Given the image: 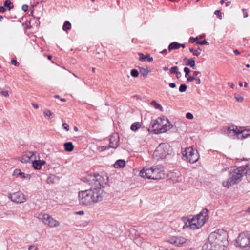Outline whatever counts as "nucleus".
I'll return each mask as SVG.
<instances>
[{
  "label": "nucleus",
  "mask_w": 250,
  "mask_h": 250,
  "mask_svg": "<svg viewBox=\"0 0 250 250\" xmlns=\"http://www.w3.org/2000/svg\"><path fill=\"white\" fill-rule=\"evenodd\" d=\"M28 250H36V248L34 246L30 245L28 247Z\"/></svg>",
  "instance_id": "nucleus-56"
},
{
  "label": "nucleus",
  "mask_w": 250,
  "mask_h": 250,
  "mask_svg": "<svg viewBox=\"0 0 250 250\" xmlns=\"http://www.w3.org/2000/svg\"><path fill=\"white\" fill-rule=\"evenodd\" d=\"M93 181V185L89 189L79 192V201L81 205L90 206L102 200L104 192L103 188L106 182L99 175L95 176Z\"/></svg>",
  "instance_id": "nucleus-1"
},
{
  "label": "nucleus",
  "mask_w": 250,
  "mask_h": 250,
  "mask_svg": "<svg viewBox=\"0 0 250 250\" xmlns=\"http://www.w3.org/2000/svg\"><path fill=\"white\" fill-rule=\"evenodd\" d=\"M205 37V35H204V34H202V35H201L199 36V37H198V38H199V39H201L204 38Z\"/></svg>",
  "instance_id": "nucleus-64"
},
{
  "label": "nucleus",
  "mask_w": 250,
  "mask_h": 250,
  "mask_svg": "<svg viewBox=\"0 0 250 250\" xmlns=\"http://www.w3.org/2000/svg\"><path fill=\"white\" fill-rule=\"evenodd\" d=\"M8 197L12 202L17 203H22L26 201L24 195L21 191L9 193Z\"/></svg>",
  "instance_id": "nucleus-9"
},
{
  "label": "nucleus",
  "mask_w": 250,
  "mask_h": 250,
  "mask_svg": "<svg viewBox=\"0 0 250 250\" xmlns=\"http://www.w3.org/2000/svg\"><path fill=\"white\" fill-rule=\"evenodd\" d=\"M147 60L149 62H152L153 60V57H151L149 54H146V55H144L142 53V62L145 61Z\"/></svg>",
  "instance_id": "nucleus-21"
},
{
  "label": "nucleus",
  "mask_w": 250,
  "mask_h": 250,
  "mask_svg": "<svg viewBox=\"0 0 250 250\" xmlns=\"http://www.w3.org/2000/svg\"><path fill=\"white\" fill-rule=\"evenodd\" d=\"M141 127V124L139 122L134 123L131 126L130 129L132 131H136Z\"/></svg>",
  "instance_id": "nucleus-24"
},
{
  "label": "nucleus",
  "mask_w": 250,
  "mask_h": 250,
  "mask_svg": "<svg viewBox=\"0 0 250 250\" xmlns=\"http://www.w3.org/2000/svg\"><path fill=\"white\" fill-rule=\"evenodd\" d=\"M228 233L223 229H218L211 232L208 240L210 250H224L228 244Z\"/></svg>",
  "instance_id": "nucleus-2"
},
{
  "label": "nucleus",
  "mask_w": 250,
  "mask_h": 250,
  "mask_svg": "<svg viewBox=\"0 0 250 250\" xmlns=\"http://www.w3.org/2000/svg\"><path fill=\"white\" fill-rule=\"evenodd\" d=\"M58 180V177L55 175L51 174L47 178V182L48 184H54Z\"/></svg>",
  "instance_id": "nucleus-22"
},
{
  "label": "nucleus",
  "mask_w": 250,
  "mask_h": 250,
  "mask_svg": "<svg viewBox=\"0 0 250 250\" xmlns=\"http://www.w3.org/2000/svg\"><path fill=\"white\" fill-rule=\"evenodd\" d=\"M186 117L188 119H192L193 118V115L192 113L188 112L186 114Z\"/></svg>",
  "instance_id": "nucleus-45"
},
{
  "label": "nucleus",
  "mask_w": 250,
  "mask_h": 250,
  "mask_svg": "<svg viewBox=\"0 0 250 250\" xmlns=\"http://www.w3.org/2000/svg\"><path fill=\"white\" fill-rule=\"evenodd\" d=\"M178 68L177 66H173L170 69V72L171 74H175L178 71Z\"/></svg>",
  "instance_id": "nucleus-41"
},
{
  "label": "nucleus",
  "mask_w": 250,
  "mask_h": 250,
  "mask_svg": "<svg viewBox=\"0 0 250 250\" xmlns=\"http://www.w3.org/2000/svg\"><path fill=\"white\" fill-rule=\"evenodd\" d=\"M194 80H195L196 84H200L201 83V80L200 78L195 77Z\"/></svg>",
  "instance_id": "nucleus-54"
},
{
  "label": "nucleus",
  "mask_w": 250,
  "mask_h": 250,
  "mask_svg": "<svg viewBox=\"0 0 250 250\" xmlns=\"http://www.w3.org/2000/svg\"><path fill=\"white\" fill-rule=\"evenodd\" d=\"M195 78V77H194V76H189L187 78V81L188 82H192L193 80H194Z\"/></svg>",
  "instance_id": "nucleus-52"
},
{
  "label": "nucleus",
  "mask_w": 250,
  "mask_h": 250,
  "mask_svg": "<svg viewBox=\"0 0 250 250\" xmlns=\"http://www.w3.org/2000/svg\"><path fill=\"white\" fill-rule=\"evenodd\" d=\"M131 75L133 77H136L139 75V72L136 69H132L131 71Z\"/></svg>",
  "instance_id": "nucleus-38"
},
{
  "label": "nucleus",
  "mask_w": 250,
  "mask_h": 250,
  "mask_svg": "<svg viewBox=\"0 0 250 250\" xmlns=\"http://www.w3.org/2000/svg\"><path fill=\"white\" fill-rule=\"evenodd\" d=\"M249 167V165H246L239 167L229 172V177L222 182L223 186L227 188L239 183L244 174L245 170Z\"/></svg>",
  "instance_id": "nucleus-3"
},
{
  "label": "nucleus",
  "mask_w": 250,
  "mask_h": 250,
  "mask_svg": "<svg viewBox=\"0 0 250 250\" xmlns=\"http://www.w3.org/2000/svg\"><path fill=\"white\" fill-rule=\"evenodd\" d=\"M13 175L17 177L19 176L21 177L23 179H30L31 176L29 174H26L22 172L19 169H16L13 172Z\"/></svg>",
  "instance_id": "nucleus-16"
},
{
  "label": "nucleus",
  "mask_w": 250,
  "mask_h": 250,
  "mask_svg": "<svg viewBox=\"0 0 250 250\" xmlns=\"http://www.w3.org/2000/svg\"><path fill=\"white\" fill-rule=\"evenodd\" d=\"M243 133L242 130L234 125L229 126L227 131V134L230 137H234L236 135H240Z\"/></svg>",
  "instance_id": "nucleus-11"
},
{
  "label": "nucleus",
  "mask_w": 250,
  "mask_h": 250,
  "mask_svg": "<svg viewBox=\"0 0 250 250\" xmlns=\"http://www.w3.org/2000/svg\"><path fill=\"white\" fill-rule=\"evenodd\" d=\"M149 177L153 180H159L165 177V173L163 170L158 168H153V174Z\"/></svg>",
  "instance_id": "nucleus-12"
},
{
  "label": "nucleus",
  "mask_w": 250,
  "mask_h": 250,
  "mask_svg": "<svg viewBox=\"0 0 250 250\" xmlns=\"http://www.w3.org/2000/svg\"><path fill=\"white\" fill-rule=\"evenodd\" d=\"M244 174L246 175V178L249 182L250 183V166L245 170Z\"/></svg>",
  "instance_id": "nucleus-31"
},
{
  "label": "nucleus",
  "mask_w": 250,
  "mask_h": 250,
  "mask_svg": "<svg viewBox=\"0 0 250 250\" xmlns=\"http://www.w3.org/2000/svg\"><path fill=\"white\" fill-rule=\"evenodd\" d=\"M6 11V9L4 7L0 6V13H4Z\"/></svg>",
  "instance_id": "nucleus-57"
},
{
  "label": "nucleus",
  "mask_w": 250,
  "mask_h": 250,
  "mask_svg": "<svg viewBox=\"0 0 250 250\" xmlns=\"http://www.w3.org/2000/svg\"><path fill=\"white\" fill-rule=\"evenodd\" d=\"M4 6L8 8V10H10L13 7V5L10 0H6L4 3Z\"/></svg>",
  "instance_id": "nucleus-32"
},
{
  "label": "nucleus",
  "mask_w": 250,
  "mask_h": 250,
  "mask_svg": "<svg viewBox=\"0 0 250 250\" xmlns=\"http://www.w3.org/2000/svg\"><path fill=\"white\" fill-rule=\"evenodd\" d=\"M209 241L208 242L204 244L202 246V250H210L209 247Z\"/></svg>",
  "instance_id": "nucleus-40"
},
{
  "label": "nucleus",
  "mask_w": 250,
  "mask_h": 250,
  "mask_svg": "<svg viewBox=\"0 0 250 250\" xmlns=\"http://www.w3.org/2000/svg\"><path fill=\"white\" fill-rule=\"evenodd\" d=\"M125 161L124 160L119 159L114 164V167L116 168H122L125 166Z\"/></svg>",
  "instance_id": "nucleus-17"
},
{
  "label": "nucleus",
  "mask_w": 250,
  "mask_h": 250,
  "mask_svg": "<svg viewBox=\"0 0 250 250\" xmlns=\"http://www.w3.org/2000/svg\"><path fill=\"white\" fill-rule=\"evenodd\" d=\"M18 159L20 160L21 162L23 163H26L30 161L29 159L27 157V156L24 155L21 158H19Z\"/></svg>",
  "instance_id": "nucleus-35"
},
{
  "label": "nucleus",
  "mask_w": 250,
  "mask_h": 250,
  "mask_svg": "<svg viewBox=\"0 0 250 250\" xmlns=\"http://www.w3.org/2000/svg\"><path fill=\"white\" fill-rule=\"evenodd\" d=\"M199 38L198 37H196V38H194V37H190V39H189V42H191V43H193L195 41L197 42V41H199L198 40Z\"/></svg>",
  "instance_id": "nucleus-47"
},
{
  "label": "nucleus",
  "mask_w": 250,
  "mask_h": 250,
  "mask_svg": "<svg viewBox=\"0 0 250 250\" xmlns=\"http://www.w3.org/2000/svg\"><path fill=\"white\" fill-rule=\"evenodd\" d=\"M175 74H176V78L177 79H179L182 76L181 73L180 72L178 71Z\"/></svg>",
  "instance_id": "nucleus-58"
},
{
  "label": "nucleus",
  "mask_w": 250,
  "mask_h": 250,
  "mask_svg": "<svg viewBox=\"0 0 250 250\" xmlns=\"http://www.w3.org/2000/svg\"><path fill=\"white\" fill-rule=\"evenodd\" d=\"M38 161L40 162V164L41 165V167H42V166L46 164V161L44 160L41 161V160H39Z\"/></svg>",
  "instance_id": "nucleus-59"
},
{
  "label": "nucleus",
  "mask_w": 250,
  "mask_h": 250,
  "mask_svg": "<svg viewBox=\"0 0 250 250\" xmlns=\"http://www.w3.org/2000/svg\"><path fill=\"white\" fill-rule=\"evenodd\" d=\"M109 148H111L110 147H109L108 146H104L101 147V151H104L105 150Z\"/></svg>",
  "instance_id": "nucleus-53"
},
{
  "label": "nucleus",
  "mask_w": 250,
  "mask_h": 250,
  "mask_svg": "<svg viewBox=\"0 0 250 250\" xmlns=\"http://www.w3.org/2000/svg\"><path fill=\"white\" fill-rule=\"evenodd\" d=\"M243 133H241L242 134V135H241V138H248V137L250 136V133H245V131L244 130H243Z\"/></svg>",
  "instance_id": "nucleus-46"
},
{
  "label": "nucleus",
  "mask_w": 250,
  "mask_h": 250,
  "mask_svg": "<svg viewBox=\"0 0 250 250\" xmlns=\"http://www.w3.org/2000/svg\"><path fill=\"white\" fill-rule=\"evenodd\" d=\"M151 105L155 107L156 109H159L161 111H163V107L162 106L155 100H153L151 103Z\"/></svg>",
  "instance_id": "nucleus-25"
},
{
  "label": "nucleus",
  "mask_w": 250,
  "mask_h": 250,
  "mask_svg": "<svg viewBox=\"0 0 250 250\" xmlns=\"http://www.w3.org/2000/svg\"><path fill=\"white\" fill-rule=\"evenodd\" d=\"M235 98L236 99V101L238 102H241L243 100V98L242 96L240 95H235Z\"/></svg>",
  "instance_id": "nucleus-42"
},
{
  "label": "nucleus",
  "mask_w": 250,
  "mask_h": 250,
  "mask_svg": "<svg viewBox=\"0 0 250 250\" xmlns=\"http://www.w3.org/2000/svg\"><path fill=\"white\" fill-rule=\"evenodd\" d=\"M62 127L64 129H65L67 131L69 130V126L67 123H63L62 124Z\"/></svg>",
  "instance_id": "nucleus-48"
},
{
  "label": "nucleus",
  "mask_w": 250,
  "mask_h": 250,
  "mask_svg": "<svg viewBox=\"0 0 250 250\" xmlns=\"http://www.w3.org/2000/svg\"><path fill=\"white\" fill-rule=\"evenodd\" d=\"M153 167H151L145 169L143 167V168L142 169V178L152 179V178L149 176H151L153 174Z\"/></svg>",
  "instance_id": "nucleus-15"
},
{
  "label": "nucleus",
  "mask_w": 250,
  "mask_h": 250,
  "mask_svg": "<svg viewBox=\"0 0 250 250\" xmlns=\"http://www.w3.org/2000/svg\"><path fill=\"white\" fill-rule=\"evenodd\" d=\"M156 125L157 126L154 130V132L156 134L165 133L170 129L172 126L171 125L169 124L168 119L165 120L164 118H158L155 121L152 126L154 128Z\"/></svg>",
  "instance_id": "nucleus-5"
},
{
  "label": "nucleus",
  "mask_w": 250,
  "mask_h": 250,
  "mask_svg": "<svg viewBox=\"0 0 250 250\" xmlns=\"http://www.w3.org/2000/svg\"><path fill=\"white\" fill-rule=\"evenodd\" d=\"M174 155L172 148L167 143H161L154 151L153 157L156 160L170 158Z\"/></svg>",
  "instance_id": "nucleus-4"
},
{
  "label": "nucleus",
  "mask_w": 250,
  "mask_h": 250,
  "mask_svg": "<svg viewBox=\"0 0 250 250\" xmlns=\"http://www.w3.org/2000/svg\"><path fill=\"white\" fill-rule=\"evenodd\" d=\"M243 13V16L244 18H247L248 16L247 10L246 9H242Z\"/></svg>",
  "instance_id": "nucleus-50"
},
{
  "label": "nucleus",
  "mask_w": 250,
  "mask_h": 250,
  "mask_svg": "<svg viewBox=\"0 0 250 250\" xmlns=\"http://www.w3.org/2000/svg\"><path fill=\"white\" fill-rule=\"evenodd\" d=\"M11 63L12 64H14L15 66H18L19 64V63L17 62L16 59H12L11 60Z\"/></svg>",
  "instance_id": "nucleus-49"
},
{
  "label": "nucleus",
  "mask_w": 250,
  "mask_h": 250,
  "mask_svg": "<svg viewBox=\"0 0 250 250\" xmlns=\"http://www.w3.org/2000/svg\"><path fill=\"white\" fill-rule=\"evenodd\" d=\"M75 214H78V215H82L84 214V211H82H82H77V212H75Z\"/></svg>",
  "instance_id": "nucleus-60"
},
{
  "label": "nucleus",
  "mask_w": 250,
  "mask_h": 250,
  "mask_svg": "<svg viewBox=\"0 0 250 250\" xmlns=\"http://www.w3.org/2000/svg\"><path fill=\"white\" fill-rule=\"evenodd\" d=\"M21 9L23 11L26 12L28 10V6L26 4H24L22 6Z\"/></svg>",
  "instance_id": "nucleus-51"
},
{
  "label": "nucleus",
  "mask_w": 250,
  "mask_h": 250,
  "mask_svg": "<svg viewBox=\"0 0 250 250\" xmlns=\"http://www.w3.org/2000/svg\"><path fill=\"white\" fill-rule=\"evenodd\" d=\"M38 218L44 224L48 225L50 228L57 227L60 225L59 222L52 218V217L49 214H39Z\"/></svg>",
  "instance_id": "nucleus-7"
},
{
  "label": "nucleus",
  "mask_w": 250,
  "mask_h": 250,
  "mask_svg": "<svg viewBox=\"0 0 250 250\" xmlns=\"http://www.w3.org/2000/svg\"><path fill=\"white\" fill-rule=\"evenodd\" d=\"M64 147L65 151L71 152L74 149V146L72 142H67L64 144Z\"/></svg>",
  "instance_id": "nucleus-18"
},
{
  "label": "nucleus",
  "mask_w": 250,
  "mask_h": 250,
  "mask_svg": "<svg viewBox=\"0 0 250 250\" xmlns=\"http://www.w3.org/2000/svg\"><path fill=\"white\" fill-rule=\"evenodd\" d=\"M200 73V72L199 71H194L193 72V76L195 77V76H196L197 75H198Z\"/></svg>",
  "instance_id": "nucleus-61"
},
{
  "label": "nucleus",
  "mask_w": 250,
  "mask_h": 250,
  "mask_svg": "<svg viewBox=\"0 0 250 250\" xmlns=\"http://www.w3.org/2000/svg\"><path fill=\"white\" fill-rule=\"evenodd\" d=\"M182 155L183 159L191 164L196 162L199 158L197 150L194 149L192 147L187 148L182 152Z\"/></svg>",
  "instance_id": "nucleus-6"
},
{
  "label": "nucleus",
  "mask_w": 250,
  "mask_h": 250,
  "mask_svg": "<svg viewBox=\"0 0 250 250\" xmlns=\"http://www.w3.org/2000/svg\"><path fill=\"white\" fill-rule=\"evenodd\" d=\"M196 43L198 45H208L209 44V42H207L206 40H204L203 41H197Z\"/></svg>",
  "instance_id": "nucleus-36"
},
{
  "label": "nucleus",
  "mask_w": 250,
  "mask_h": 250,
  "mask_svg": "<svg viewBox=\"0 0 250 250\" xmlns=\"http://www.w3.org/2000/svg\"><path fill=\"white\" fill-rule=\"evenodd\" d=\"M35 153L34 152H28L24 155L27 156V157L30 160V159L34 155Z\"/></svg>",
  "instance_id": "nucleus-39"
},
{
  "label": "nucleus",
  "mask_w": 250,
  "mask_h": 250,
  "mask_svg": "<svg viewBox=\"0 0 250 250\" xmlns=\"http://www.w3.org/2000/svg\"><path fill=\"white\" fill-rule=\"evenodd\" d=\"M187 89V86L186 84H181L179 88V90L180 92H184Z\"/></svg>",
  "instance_id": "nucleus-34"
},
{
  "label": "nucleus",
  "mask_w": 250,
  "mask_h": 250,
  "mask_svg": "<svg viewBox=\"0 0 250 250\" xmlns=\"http://www.w3.org/2000/svg\"><path fill=\"white\" fill-rule=\"evenodd\" d=\"M43 113L45 116L48 117L49 118L54 117V115L50 110L45 109L43 111Z\"/></svg>",
  "instance_id": "nucleus-29"
},
{
  "label": "nucleus",
  "mask_w": 250,
  "mask_h": 250,
  "mask_svg": "<svg viewBox=\"0 0 250 250\" xmlns=\"http://www.w3.org/2000/svg\"><path fill=\"white\" fill-rule=\"evenodd\" d=\"M184 221H186L185 223V225L183 226V229H185V228H189L190 226V224L192 223V218L191 219H188L187 220V218H184Z\"/></svg>",
  "instance_id": "nucleus-30"
},
{
  "label": "nucleus",
  "mask_w": 250,
  "mask_h": 250,
  "mask_svg": "<svg viewBox=\"0 0 250 250\" xmlns=\"http://www.w3.org/2000/svg\"><path fill=\"white\" fill-rule=\"evenodd\" d=\"M184 71L185 73V77H186L190 72V70L189 68L186 67L184 68Z\"/></svg>",
  "instance_id": "nucleus-44"
},
{
  "label": "nucleus",
  "mask_w": 250,
  "mask_h": 250,
  "mask_svg": "<svg viewBox=\"0 0 250 250\" xmlns=\"http://www.w3.org/2000/svg\"><path fill=\"white\" fill-rule=\"evenodd\" d=\"M109 141L110 143L109 144V147L113 148H116L118 146L119 138L118 134H115L111 136Z\"/></svg>",
  "instance_id": "nucleus-14"
},
{
  "label": "nucleus",
  "mask_w": 250,
  "mask_h": 250,
  "mask_svg": "<svg viewBox=\"0 0 250 250\" xmlns=\"http://www.w3.org/2000/svg\"><path fill=\"white\" fill-rule=\"evenodd\" d=\"M195 58H189L188 60V62H185V65L189 66L193 69H196Z\"/></svg>",
  "instance_id": "nucleus-19"
},
{
  "label": "nucleus",
  "mask_w": 250,
  "mask_h": 250,
  "mask_svg": "<svg viewBox=\"0 0 250 250\" xmlns=\"http://www.w3.org/2000/svg\"><path fill=\"white\" fill-rule=\"evenodd\" d=\"M195 220L194 219V218H192V223L190 224V226L189 227L191 229H197L200 228V226H198L197 223L195 221Z\"/></svg>",
  "instance_id": "nucleus-26"
},
{
  "label": "nucleus",
  "mask_w": 250,
  "mask_h": 250,
  "mask_svg": "<svg viewBox=\"0 0 250 250\" xmlns=\"http://www.w3.org/2000/svg\"><path fill=\"white\" fill-rule=\"evenodd\" d=\"M150 72L147 68H145L142 67V76L146 77L147 75Z\"/></svg>",
  "instance_id": "nucleus-33"
},
{
  "label": "nucleus",
  "mask_w": 250,
  "mask_h": 250,
  "mask_svg": "<svg viewBox=\"0 0 250 250\" xmlns=\"http://www.w3.org/2000/svg\"><path fill=\"white\" fill-rule=\"evenodd\" d=\"M0 93L5 97H7L9 96L8 91L4 90L2 88L0 89Z\"/></svg>",
  "instance_id": "nucleus-37"
},
{
  "label": "nucleus",
  "mask_w": 250,
  "mask_h": 250,
  "mask_svg": "<svg viewBox=\"0 0 250 250\" xmlns=\"http://www.w3.org/2000/svg\"><path fill=\"white\" fill-rule=\"evenodd\" d=\"M71 24L69 21H66L64 22L62 29L64 31H67L68 30H69L71 28Z\"/></svg>",
  "instance_id": "nucleus-28"
},
{
  "label": "nucleus",
  "mask_w": 250,
  "mask_h": 250,
  "mask_svg": "<svg viewBox=\"0 0 250 250\" xmlns=\"http://www.w3.org/2000/svg\"><path fill=\"white\" fill-rule=\"evenodd\" d=\"M169 86L171 88H175L176 86V83H170Z\"/></svg>",
  "instance_id": "nucleus-55"
},
{
  "label": "nucleus",
  "mask_w": 250,
  "mask_h": 250,
  "mask_svg": "<svg viewBox=\"0 0 250 250\" xmlns=\"http://www.w3.org/2000/svg\"><path fill=\"white\" fill-rule=\"evenodd\" d=\"M186 239L183 237H173L169 239L168 242L176 246H180L186 243Z\"/></svg>",
  "instance_id": "nucleus-13"
},
{
  "label": "nucleus",
  "mask_w": 250,
  "mask_h": 250,
  "mask_svg": "<svg viewBox=\"0 0 250 250\" xmlns=\"http://www.w3.org/2000/svg\"><path fill=\"white\" fill-rule=\"evenodd\" d=\"M189 50L190 52L193 53V55L196 56H199L201 54V48L199 47H198L197 50H194L193 48H190Z\"/></svg>",
  "instance_id": "nucleus-23"
},
{
  "label": "nucleus",
  "mask_w": 250,
  "mask_h": 250,
  "mask_svg": "<svg viewBox=\"0 0 250 250\" xmlns=\"http://www.w3.org/2000/svg\"><path fill=\"white\" fill-rule=\"evenodd\" d=\"M214 14L219 19L221 20L222 19V14L220 10H216L214 12Z\"/></svg>",
  "instance_id": "nucleus-43"
},
{
  "label": "nucleus",
  "mask_w": 250,
  "mask_h": 250,
  "mask_svg": "<svg viewBox=\"0 0 250 250\" xmlns=\"http://www.w3.org/2000/svg\"><path fill=\"white\" fill-rule=\"evenodd\" d=\"M250 233L244 232L240 233L235 240V246L245 248L250 245Z\"/></svg>",
  "instance_id": "nucleus-8"
},
{
  "label": "nucleus",
  "mask_w": 250,
  "mask_h": 250,
  "mask_svg": "<svg viewBox=\"0 0 250 250\" xmlns=\"http://www.w3.org/2000/svg\"><path fill=\"white\" fill-rule=\"evenodd\" d=\"M208 212V209L204 208L199 214L193 217L195 220V221L197 223L198 226L201 227L205 223Z\"/></svg>",
  "instance_id": "nucleus-10"
},
{
  "label": "nucleus",
  "mask_w": 250,
  "mask_h": 250,
  "mask_svg": "<svg viewBox=\"0 0 250 250\" xmlns=\"http://www.w3.org/2000/svg\"><path fill=\"white\" fill-rule=\"evenodd\" d=\"M32 105L33 106V107L36 109H37L39 108V106L37 104H36L35 103H32Z\"/></svg>",
  "instance_id": "nucleus-62"
},
{
  "label": "nucleus",
  "mask_w": 250,
  "mask_h": 250,
  "mask_svg": "<svg viewBox=\"0 0 250 250\" xmlns=\"http://www.w3.org/2000/svg\"><path fill=\"white\" fill-rule=\"evenodd\" d=\"M32 163L33 167L34 169L39 170L41 168L40 162L38 160H35L34 161H33Z\"/></svg>",
  "instance_id": "nucleus-27"
},
{
  "label": "nucleus",
  "mask_w": 250,
  "mask_h": 250,
  "mask_svg": "<svg viewBox=\"0 0 250 250\" xmlns=\"http://www.w3.org/2000/svg\"><path fill=\"white\" fill-rule=\"evenodd\" d=\"M234 53L236 55H239L240 54L239 51L237 49L234 50Z\"/></svg>",
  "instance_id": "nucleus-63"
},
{
  "label": "nucleus",
  "mask_w": 250,
  "mask_h": 250,
  "mask_svg": "<svg viewBox=\"0 0 250 250\" xmlns=\"http://www.w3.org/2000/svg\"><path fill=\"white\" fill-rule=\"evenodd\" d=\"M180 48V43L177 42H172V43H171L168 47V49L169 50V51H171V50H173V49H178Z\"/></svg>",
  "instance_id": "nucleus-20"
}]
</instances>
